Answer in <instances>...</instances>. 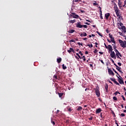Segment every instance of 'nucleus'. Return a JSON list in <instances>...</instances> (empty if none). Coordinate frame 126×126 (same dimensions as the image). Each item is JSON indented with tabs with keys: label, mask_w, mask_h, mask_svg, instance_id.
<instances>
[{
	"label": "nucleus",
	"mask_w": 126,
	"mask_h": 126,
	"mask_svg": "<svg viewBox=\"0 0 126 126\" xmlns=\"http://www.w3.org/2000/svg\"><path fill=\"white\" fill-rule=\"evenodd\" d=\"M69 42L70 43H72V42L75 43V41L74 40H73V39H72V40H69Z\"/></svg>",
	"instance_id": "obj_34"
},
{
	"label": "nucleus",
	"mask_w": 126,
	"mask_h": 126,
	"mask_svg": "<svg viewBox=\"0 0 126 126\" xmlns=\"http://www.w3.org/2000/svg\"><path fill=\"white\" fill-rule=\"evenodd\" d=\"M80 36H81V37H86V36H87V33L85 32H81L80 34Z\"/></svg>",
	"instance_id": "obj_14"
},
{
	"label": "nucleus",
	"mask_w": 126,
	"mask_h": 126,
	"mask_svg": "<svg viewBox=\"0 0 126 126\" xmlns=\"http://www.w3.org/2000/svg\"><path fill=\"white\" fill-rule=\"evenodd\" d=\"M108 73L110 75H113V76L115 75V74L114 73V72H113V70H112V69H108Z\"/></svg>",
	"instance_id": "obj_13"
},
{
	"label": "nucleus",
	"mask_w": 126,
	"mask_h": 126,
	"mask_svg": "<svg viewBox=\"0 0 126 126\" xmlns=\"http://www.w3.org/2000/svg\"><path fill=\"white\" fill-rule=\"evenodd\" d=\"M117 77L118 78V81L120 84H125V82H124V80H123V78L119 75V76H117Z\"/></svg>",
	"instance_id": "obj_4"
},
{
	"label": "nucleus",
	"mask_w": 126,
	"mask_h": 126,
	"mask_svg": "<svg viewBox=\"0 0 126 126\" xmlns=\"http://www.w3.org/2000/svg\"><path fill=\"white\" fill-rule=\"evenodd\" d=\"M79 54H80L81 56H83V54H82V52H81V51L79 52Z\"/></svg>",
	"instance_id": "obj_43"
},
{
	"label": "nucleus",
	"mask_w": 126,
	"mask_h": 126,
	"mask_svg": "<svg viewBox=\"0 0 126 126\" xmlns=\"http://www.w3.org/2000/svg\"><path fill=\"white\" fill-rule=\"evenodd\" d=\"M118 65H119V66H122V63H118Z\"/></svg>",
	"instance_id": "obj_46"
},
{
	"label": "nucleus",
	"mask_w": 126,
	"mask_h": 126,
	"mask_svg": "<svg viewBox=\"0 0 126 126\" xmlns=\"http://www.w3.org/2000/svg\"><path fill=\"white\" fill-rule=\"evenodd\" d=\"M94 5H98V3L95 2V3H94Z\"/></svg>",
	"instance_id": "obj_60"
},
{
	"label": "nucleus",
	"mask_w": 126,
	"mask_h": 126,
	"mask_svg": "<svg viewBox=\"0 0 126 126\" xmlns=\"http://www.w3.org/2000/svg\"><path fill=\"white\" fill-rule=\"evenodd\" d=\"M61 62H62V59L61 58L57 59L58 63H61Z\"/></svg>",
	"instance_id": "obj_22"
},
{
	"label": "nucleus",
	"mask_w": 126,
	"mask_h": 126,
	"mask_svg": "<svg viewBox=\"0 0 126 126\" xmlns=\"http://www.w3.org/2000/svg\"><path fill=\"white\" fill-rule=\"evenodd\" d=\"M104 46L106 48V49H107L108 48V46H107V45L106 44V43H104Z\"/></svg>",
	"instance_id": "obj_57"
},
{
	"label": "nucleus",
	"mask_w": 126,
	"mask_h": 126,
	"mask_svg": "<svg viewBox=\"0 0 126 126\" xmlns=\"http://www.w3.org/2000/svg\"><path fill=\"white\" fill-rule=\"evenodd\" d=\"M89 121H92L93 120V117H91L90 118H89Z\"/></svg>",
	"instance_id": "obj_39"
},
{
	"label": "nucleus",
	"mask_w": 126,
	"mask_h": 126,
	"mask_svg": "<svg viewBox=\"0 0 126 126\" xmlns=\"http://www.w3.org/2000/svg\"><path fill=\"white\" fill-rule=\"evenodd\" d=\"M101 112H102V109H101V108H98L95 110V113L97 114L101 113Z\"/></svg>",
	"instance_id": "obj_18"
},
{
	"label": "nucleus",
	"mask_w": 126,
	"mask_h": 126,
	"mask_svg": "<svg viewBox=\"0 0 126 126\" xmlns=\"http://www.w3.org/2000/svg\"><path fill=\"white\" fill-rule=\"evenodd\" d=\"M51 123H52V124L53 125V126H55V125H56V123L54 121H53V118H51Z\"/></svg>",
	"instance_id": "obj_30"
},
{
	"label": "nucleus",
	"mask_w": 126,
	"mask_h": 126,
	"mask_svg": "<svg viewBox=\"0 0 126 126\" xmlns=\"http://www.w3.org/2000/svg\"><path fill=\"white\" fill-rule=\"evenodd\" d=\"M78 1H81V0H74L75 2H77Z\"/></svg>",
	"instance_id": "obj_45"
},
{
	"label": "nucleus",
	"mask_w": 126,
	"mask_h": 126,
	"mask_svg": "<svg viewBox=\"0 0 126 126\" xmlns=\"http://www.w3.org/2000/svg\"><path fill=\"white\" fill-rule=\"evenodd\" d=\"M110 80L112 81H113V82H114V83H115V84H116V85L120 86V84L119 83H118V82H117V81H116V79L115 78H110Z\"/></svg>",
	"instance_id": "obj_12"
},
{
	"label": "nucleus",
	"mask_w": 126,
	"mask_h": 126,
	"mask_svg": "<svg viewBox=\"0 0 126 126\" xmlns=\"http://www.w3.org/2000/svg\"><path fill=\"white\" fill-rule=\"evenodd\" d=\"M112 69H113V71H114V72H115V73H118V72H117V71L115 69L112 68Z\"/></svg>",
	"instance_id": "obj_49"
},
{
	"label": "nucleus",
	"mask_w": 126,
	"mask_h": 126,
	"mask_svg": "<svg viewBox=\"0 0 126 126\" xmlns=\"http://www.w3.org/2000/svg\"><path fill=\"white\" fill-rule=\"evenodd\" d=\"M76 27H77V28H82V27H84V28H86V29H87V25H81V22H78L76 24Z\"/></svg>",
	"instance_id": "obj_1"
},
{
	"label": "nucleus",
	"mask_w": 126,
	"mask_h": 126,
	"mask_svg": "<svg viewBox=\"0 0 126 126\" xmlns=\"http://www.w3.org/2000/svg\"><path fill=\"white\" fill-rule=\"evenodd\" d=\"M113 115H114V117H116V114H115V112H114V111L112 112Z\"/></svg>",
	"instance_id": "obj_53"
},
{
	"label": "nucleus",
	"mask_w": 126,
	"mask_h": 126,
	"mask_svg": "<svg viewBox=\"0 0 126 126\" xmlns=\"http://www.w3.org/2000/svg\"><path fill=\"white\" fill-rule=\"evenodd\" d=\"M121 97L123 98L124 101H126V98H125V96H124V95H122Z\"/></svg>",
	"instance_id": "obj_42"
},
{
	"label": "nucleus",
	"mask_w": 126,
	"mask_h": 126,
	"mask_svg": "<svg viewBox=\"0 0 126 126\" xmlns=\"http://www.w3.org/2000/svg\"><path fill=\"white\" fill-rule=\"evenodd\" d=\"M115 124L116 125H117V126H119V124H118V123H117V120H115Z\"/></svg>",
	"instance_id": "obj_55"
},
{
	"label": "nucleus",
	"mask_w": 126,
	"mask_h": 126,
	"mask_svg": "<svg viewBox=\"0 0 126 126\" xmlns=\"http://www.w3.org/2000/svg\"><path fill=\"white\" fill-rule=\"evenodd\" d=\"M82 59L83 60L84 62H85V61H86V59H85V56H83V57H82Z\"/></svg>",
	"instance_id": "obj_33"
},
{
	"label": "nucleus",
	"mask_w": 126,
	"mask_h": 126,
	"mask_svg": "<svg viewBox=\"0 0 126 126\" xmlns=\"http://www.w3.org/2000/svg\"><path fill=\"white\" fill-rule=\"evenodd\" d=\"M59 94V96L60 97H62V96H63V93H58Z\"/></svg>",
	"instance_id": "obj_29"
},
{
	"label": "nucleus",
	"mask_w": 126,
	"mask_h": 126,
	"mask_svg": "<svg viewBox=\"0 0 126 126\" xmlns=\"http://www.w3.org/2000/svg\"><path fill=\"white\" fill-rule=\"evenodd\" d=\"M70 51H71V52H72V53H75V51H74V50H73V48H69Z\"/></svg>",
	"instance_id": "obj_25"
},
{
	"label": "nucleus",
	"mask_w": 126,
	"mask_h": 126,
	"mask_svg": "<svg viewBox=\"0 0 126 126\" xmlns=\"http://www.w3.org/2000/svg\"><path fill=\"white\" fill-rule=\"evenodd\" d=\"M116 7H118V6L116 4V3H114V9L116 8Z\"/></svg>",
	"instance_id": "obj_47"
},
{
	"label": "nucleus",
	"mask_w": 126,
	"mask_h": 126,
	"mask_svg": "<svg viewBox=\"0 0 126 126\" xmlns=\"http://www.w3.org/2000/svg\"><path fill=\"white\" fill-rule=\"evenodd\" d=\"M97 34L99 35V36H100L101 37H103V35L102 33H100L99 32H96Z\"/></svg>",
	"instance_id": "obj_26"
},
{
	"label": "nucleus",
	"mask_w": 126,
	"mask_h": 126,
	"mask_svg": "<svg viewBox=\"0 0 126 126\" xmlns=\"http://www.w3.org/2000/svg\"><path fill=\"white\" fill-rule=\"evenodd\" d=\"M121 117H125L126 116V114L124 113H122L120 115Z\"/></svg>",
	"instance_id": "obj_38"
},
{
	"label": "nucleus",
	"mask_w": 126,
	"mask_h": 126,
	"mask_svg": "<svg viewBox=\"0 0 126 126\" xmlns=\"http://www.w3.org/2000/svg\"><path fill=\"white\" fill-rule=\"evenodd\" d=\"M78 58H79V59H81H81H82V57H80V55H79L78 56Z\"/></svg>",
	"instance_id": "obj_63"
},
{
	"label": "nucleus",
	"mask_w": 126,
	"mask_h": 126,
	"mask_svg": "<svg viewBox=\"0 0 126 126\" xmlns=\"http://www.w3.org/2000/svg\"><path fill=\"white\" fill-rule=\"evenodd\" d=\"M68 33L70 34H72V33H74V32H75V30H71L68 31Z\"/></svg>",
	"instance_id": "obj_21"
},
{
	"label": "nucleus",
	"mask_w": 126,
	"mask_h": 126,
	"mask_svg": "<svg viewBox=\"0 0 126 126\" xmlns=\"http://www.w3.org/2000/svg\"><path fill=\"white\" fill-rule=\"evenodd\" d=\"M109 38L111 39V41L114 44H116V41H115V38L113 37V35L111 33L109 34Z\"/></svg>",
	"instance_id": "obj_7"
},
{
	"label": "nucleus",
	"mask_w": 126,
	"mask_h": 126,
	"mask_svg": "<svg viewBox=\"0 0 126 126\" xmlns=\"http://www.w3.org/2000/svg\"><path fill=\"white\" fill-rule=\"evenodd\" d=\"M119 29L122 30V32L124 33L126 32V26H123L122 27H118Z\"/></svg>",
	"instance_id": "obj_8"
},
{
	"label": "nucleus",
	"mask_w": 126,
	"mask_h": 126,
	"mask_svg": "<svg viewBox=\"0 0 126 126\" xmlns=\"http://www.w3.org/2000/svg\"><path fill=\"white\" fill-rule=\"evenodd\" d=\"M106 49L108 50L109 53L113 51V47L111 45H108V47Z\"/></svg>",
	"instance_id": "obj_10"
},
{
	"label": "nucleus",
	"mask_w": 126,
	"mask_h": 126,
	"mask_svg": "<svg viewBox=\"0 0 126 126\" xmlns=\"http://www.w3.org/2000/svg\"><path fill=\"white\" fill-rule=\"evenodd\" d=\"M86 47H89L90 48H93V45L92 44L86 45Z\"/></svg>",
	"instance_id": "obj_23"
},
{
	"label": "nucleus",
	"mask_w": 126,
	"mask_h": 126,
	"mask_svg": "<svg viewBox=\"0 0 126 126\" xmlns=\"http://www.w3.org/2000/svg\"><path fill=\"white\" fill-rule=\"evenodd\" d=\"M89 65L91 67H93V64H90Z\"/></svg>",
	"instance_id": "obj_61"
},
{
	"label": "nucleus",
	"mask_w": 126,
	"mask_h": 126,
	"mask_svg": "<svg viewBox=\"0 0 126 126\" xmlns=\"http://www.w3.org/2000/svg\"><path fill=\"white\" fill-rule=\"evenodd\" d=\"M118 94H121V93H120V92H116L114 93V94L115 95V96H117V95H118Z\"/></svg>",
	"instance_id": "obj_31"
},
{
	"label": "nucleus",
	"mask_w": 126,
	"mask_h": 126,
	"mask_svg": "<svg viewBox=\"0 0 126 126\" xmlns=\"http://www.w3.org/2000/svg\"><path fill=\"white\" fill-rule=\"evenodd\" d=\"M104 46L106 48V49H107L108 48V46H107V45L106 44V43H104Z\"/></svg>",
	"instance_id": "obj_56"
},
{
	"label": "nucleus",
	"mask_w": 126,
	"mask_h": 126,
	"mask_svg": "<svg viewBox=\"0 0 126 126\" xmlns=\"http://www.w3.org/2000/svg\"><path fill=\"white\" fill-rule=\"evenodd\" d=\"M84 24H87V25H90V24L88 22L84 23Z\"/></svg>",
	"instance_id": "obj_54"
},
{
	"label": "nucleus",
	"mask_w": 126,
	"mask_h": 126,
	"mask_svg": "<svg viewBox=\"0 0 126 126\" xmlns=\"http://www.w3.org/2000/svg\"><path fill=\"white\" fill-rule=\"evenodd\" d=\"M86 21H87V22H91V21L89 20H86Z\"/></svg>",
	"instance_id": "obj_62"
},
{
	"label": "nucleus",
	"mask_w": 126,
	"mask_h": 126,
	"mask_svg": "<svg viewBox=\"0 0 126 126\" xmlns=\"http://www.w3.org/2000/svg\"><path fill=\"white\" fill-rule=\"evenodd\" d=\"M119 16V18H120L121 20H123V17H122V16L120 15L118 16Z\"/></svg>",
	"instance_id": "obj_41"
},
{
	"label": "nucleus",
	"mask_w": 126,
	"mask_h": 126,
	"mask_svg": "<svg viewBox=\"0 0 126 126\" xmlns=\"http://www.w3.org/2000/svg\"><path fill=\"white\" fill-rule=\"evenodd\" d=\"M110 61H111L112 63H114V65L116 64V63H115V61H114V60H113V59H112V58H110Z\"/></svg>",
	"instance_id": "obj_32"
},
{
	"label": "nucleus",
	"mask_w": 126,
	"mask_h": 126,
	"mask_svg": "<svg viewBox=\"0 0 126 126\" xmlns=\"http://www.w3.org/2000/svg\"><path fill=\"white\" fill-rule=\"evenodd\" d=\"M75 22H76V20L75 19L69 21V23H72V24H73V23H75Z\"/></svg>",
	"instance_id": "obj_20"
},
{
	"label": "nucleus",
	"mask_w": 126,
	"mask_h": 126,
	"mask_svg": "<svg viewBox=\"0 0 126 126\" xmlns=\"http://www.w3.org/2000/svg\"><path fill=\"white\" fill-rule=\"evenodd\" d=\"M67 52H68V53H69V54H70L71 53V51H70V49L68 50Z\"/></svg>",
	"instance_id": "obj_52"
},
{
	"label": "nucleus",
	"mask_w": 126,
	"mask_h": 126,
	"mask_svg": "<svg viewBox=\"0 0 126 126\" xmlns=\"http://www.w3.org/2000/svg\"><path fill=\"white\" fill-rule=\"evenodd\" d=\"M67 110H68V112H71L72 111V109L69 106L67 107Z\"/></svg>",
	"instance_id": "obj_24"
},
{
	"label": "nucleus",
	"mask_w": 126,
	"mask_h": 126,
	"mask_svg": "<svg viewBox=\"0 0 126 126\" xmlns=\"http://www.w3.org/2000/svg\"><path fill=\"white\" fill-rule=\"evenodd\" d=\"M116 48H117V46H116V45L115 46H113V49L115 51V50H117Z\"/></svg>",
	"instance_id": "obj_50"
},
{
	"label": "nucleus",
	"mask_w": 126,
	"mask_h": 126,
	"mask_svg": "<svg viewBox=\"0 0 126 126\" xmlns=\"http://www.w3.org/2000/svg\"><path fill=\"white\" fill-rule=\"evenodd\" d=\"M110 57L111 58H112V59H114V60H116L117 59V57L116 56V53H115V52L112 51L110 52Z\"/></svg>",
	"instance_id": "obj_6"
},
{
	"label": "nucleus",
	"mask_w": 126,
	"mask_h": 126,
	"mask_svg": "<svg viewBox=\"0 0 126 126\" xmlns=\"http://www.w3.org/2000/svg\"><path fill=\"white\" fill-rule=\"evenodd\" d=\"M108 88H109V85L108 84H106V85L105 86V89L106 90V92H108Z\"/></svg>",
	"instance_id": "obj_19"
},
{
	"label": "nucleus",
	"mask_w": 126,
	"mask_h": 126,
	"mask_svg": "<svg viewBox=\"0 0 126 126\" xmlns=\"http://www.w3.org/2000/svg\"><path fill=\"white\" fill-rule=\"evenodd\" d=\"M62 67L63 69H66L67 67H66V66L64 65V64H63L62 65Z\"/></svg>",
	"instance_id": "obj_28"
},
{
	"label": "nucleus",
	"mask_w": 126,
	"mask_h": 126,
	"mask_svg": "<svg viewBox=\"0 0 126 126\" xmlns=\"http://www.w3.org/2000/svg\"><path fill=\"white\" fill-rule=\"evenodd\" d=\"M113 100H115V101H117L118 100V98L116 96H113Z\"/></svg>",
	"instance_id": "obj_35"
},
{
	"label": "nucleus",
	"mask_w": 126,
	"mask_h": 126,
	"mask_svg": "<svg viewBox=\"0 0 126 126\" xmlns=\"http://www.w3.org/2000/svg\"><path fill=\"white\" fill-rule=\"evenodd\" d=\"M77 110V111H81V110H82V107L79 106V107H78Z\"/></svg>",
	"instance_id": "obj_27"
},
{
	"label": "nucleus",
	"mask_w": 126,
	"mask_h": 126,
	"mask_svg": "<svg viewBox=\"0 0 126 126\" xmlns=\"http://www.w3.org/2000/svg\"><path fill=\"white\" fill-rule=\"evenodd\" d=\"M99 54H100V55H103V54H104V52H99Z\"/></svg>",
	"instance_id": "obj_59"
},
{
	"label": "nucleus",
	"mask_w": 126,
	"mask_h": 126,
	"mask_svg": "<svg viewBox=\"0 0 126 126\" xmlns=\"http://www.w3.org/2000/svg\"><path fill=\"white\" fill-rule=\"evenodd\" d=\"M115 53H116V58L117 59H120V60H122V58H122V57H123V56L122 55L121 53H120V52H119L118 50L117 49H115Z\"/></svg>",
	"instance_id": "obj_2"
},
{
	"label": "nucleus",
	"mask_w": 126,
	"mask_h": 126,
	"mask_svg": "<svg viewBox=\"0 0 126 126\" xmlns=\"http://www.w3.org/2000/svg\"><path fill=\"white\" fill-rule=\"evenodd\" d=\"M107 41H108L109 43H112V41H111V40H110L109 39H107Z\"/></svg>",
	"instance_id": "obj_58"
},
{
	"label": "nucleus",
	"mask_w": 126,
	"mask_h": 126,
	"mask_svg": "<svg viewBox=\"0 0 126 126\" xmlns=\"http://www.w3.org/2000/svg\"><path fill=\"white\" fill-rule=\"evenodd\" d=\"M114 65H115V66L116 67V69H117V70H118L119 72H121V73H123V71L121 70V69H122V68L118 66V65H117L116 64H114Z\"/></svg>",
	"instance_id": "obj_11"
},
{
	"label": "nucleus",
	"mask_w": 126,
	"mask_h": 126,
	"mask_svg": "<svg viewBox=\"0 0 126 126\" xmlns=\"http://www.w3.org/2000/svg\"><path fill=\"white\" fill-rule=\"evenodd\" d=\"M119 8L117 7H116V8H114V10H115V11H117V10H119Z\"/></svg>",
	"instance_id": "obj_48"
},
{
	"label": "nucleus",
	"mask_w": 126,
	"mask_h": 126,
	"mask_svg": "<svg viewBox=\"0 0 126 126\" xmlns=\"http://www.w3.org/2000/svg\"><path fill=\"white\" fill-rule=\"evenodd\" d=\"M73 14V15H71ZM71 14L70 15V16H72L73 18H79V16L78 15L75 14V13H71Z\"/></svg>",
	"instance_id": "obj_9"
},
{
	"label": "nucleus",
	"mask_w": 126,
	"mask_h": 126,
	"mask_svg": "<svg viewBox=\"0 0 126 126\" xmlns=\"http://www.w3.org/2000/svg\"><path fill=\"white\" fill-rule=\"evenodd\" d=\"M53 77L55 78V79H58V76L57 75H55Z\"/></svg>",
	"instance_id": "obj_36"
},
{
	"label": "nucleus",
	"mask_w": 126,
	"mask_h": 126,
	"mask_svg": "<svg viewBox=\"0 0 126 126\" xmlns=\"http://www.w3.org/2000/svg\"><path fill=\"white\" fill-rule=\"evenodd\" d=\"M123 25H124V24L121 22V21H120L119 22L117 23V26H118V27H120V26L121 27H123V26H124Z\"/></svg>",
	"instance_id": "obj_16"
},
{
	"label": "nucleus",
	"mask_w": 126,
	"mask_h": 126,
	"mask_svg": "<svg viewBox=\"0 0 126 126\" xmlns=\"http://www.w3.org/2000/svg\"><path fill=\"white\" fill-rule=\"evenodd\" d=\"M95 93L97 97H99L101 95L100 91H99V87H96V88L95 89Z\"/></svg>",
	"instance_id": "obj_3"
},
{
	"label": "nucleus",
	"mask_w": 126,
	"mask_h": 126,
	"mask_svg": "<svg viewBox=\"0 0 126 126\" xmlns=\"http://www.w3.org/2000/svg\"><path fill=\"white\" fill-rule=\"evenodd\" d=\"M125 42H126V40L123 41L121 39H119V44H120V46H121V47H122V48H125Z\"/></svg>",
	"instance_id": "obj_5"
},
{
	"label": "nucleus",
	"mask_w": 126,
	"mask_h": 126,
	"mask_svg": "<svg viewBox=\"0 0 126 126\" xmlns=\"http://www.w3.org/2000/svg\"><path fill=\"white\" fill-rule=\"evenodd\" d=\"M100 62H101V63L103 64H105V63H104V61H103V60H99Z\"/></svg>",
	"instance_id": "obj_40"
},
{
	"label": "nucleus",
	"mask_w": 126,
	"mask_h": 126,
	"mask_svg": "<svg viewBox=\"0 0 126 126\" xmlns=\"http://www.w3.org/2000/svg\"><path fill=\"white\" fill-rule=\"evenodd\" d=\"M115 12L116 13L117 16H120V13H121L120 9L117 10L116 11H115Z\"/></svg>",
	"instance_id": "obj_17"
},
{
	"label": "nucleus",
	"mask_w": 126,
	"mask_h": 126,
	"mask_svg": "<svg viewBox=\"0 0 126 126\" xmlns=\"http://www.w3.org/2000/svg\"><path fill=\"white\" fill-rule=\"evenodd\" d=\"M110 13H107L105 14V17L106 18V19L108 20L109 19V17L110 16Z\"/></svg>",
	"instance_id": "obj_15"
},
{
	"label": "nucleus",
	"mask_w": 126,
	"mask_h": 126,
	"mask_svg": "<svg viewBox=\"0 0 126 126\" xmlns=\"http://www.w3.org/2000/svg\"><path fill=\"white\" fill-rule=\"evenodd\" d=\"M118 33L120 35V36H123V33L122 32H119Z\"/></svg>",
	"instance_id": "obj_44"
},
{
	"label": "nucleus",
	"mask_w": 126,
	"mask_h": 126,
	"mask_svg": "<svg viewBox=\"0 0 126 126\" xmlns=\"http://www.w3.org/2000/svg\"><path fill=\"white\" fill-rule=\"evenodd\" d=\"M98 100L99 101H100V102H102V99H101V98H99Z\"/></svg>",
	"instance_id": "obj_64"
},
{
	"label": "nucleus",
	"mask_w": 126,
	"mask_h": 126,
	"mask_svg": "<svg viewBox=\"0 0 126 126\" xmlns=\"http://www.w3.org/2000/svg\"><path fill=\"white\" fill-rule=\"evenodd\" d=\"M94 54H96V53H98V51L97 49H95L94 51Z\"/></svg>",
	"instance_id": "obj_37"
},
{
	"label": "nucleus",
	"mask_w": 126,
	"mask_h": 126,
	"mask_svg": "<svg viewBox=\"0 0 126 126\" xmlns=\"http://www.w3.org/2000/svg\"><path fill=\"white\" fill-rule=\"evenodd\" d=\"M100 17L101 19H103V16L102 15V14H100Z\"/></svg>",
	"instance_id": "obj_51"
}]
</instances>
